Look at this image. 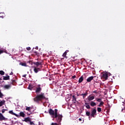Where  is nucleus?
Returning <instances> with one entry per match:
<instances>
[{"label":"nucleus","mask_w":125,"mask_h":125,"mask_svg":"<svg viewBox=\"0 0 125 125\" xmlns=\"http://www.w3.org/2000/svg\"><path fill=\"white\" fill-rule=\"evenodd\" d=\"M58 112V109H55V116L53 117L54 119H56L57 122L58 123V125H61V121H62V118H63V116L62 114H58L57 113Z\"/></svg>","instance_id":"obj_1"},{"label":"nucleus","mask_w":125,"mask_h":125,"mask_svg":"<svg viewBox=\"0 0 125 125\" xmlns=\"http://www.w3.org/2000/svg\"><path fill=\"white\" fill-rule=\"evenodd\" d=\"M45 99V96H44V93H41V94L37 95L35 98H34V101L35 102H39V101H42Z\"/></svg>","instance_id":"obj_2"},{"label":"nucleus","mask_w":125,"mask_h":125,"mask_svg":"<svg viewBox=\"0 0 125 125\" xmlns=\"http://www.w3.org/2000/svg\"><path fill=\"white\" fill-rule=\"evenodd\" d=\"M101 76V78L102 80H104L105 81L108 80V73L106 72L103 73Z\"/></svg>","instance_id":"obj_3"},{"label":"nucleus","mask_w":125,"mask_h":125,"mask_svg":"<svg viewBox=\"0 0 125 125\" xmlns=\"http://www.w3.org/2000/svg\"><path fill=\"white\" fill-rule=\"evenodd\" d=\"M42 91V87H41V84H39L36 87V89L35 90V92L36 94H39Z\"/></svg>","instance_id":"obj_4"},{"label":"nucleus","mask_w":125,"mask_h":125,"mask_svg":"<svg viewBox=\"0 0 125 125\" xmlns=\"http://www.w3.org/2000/svg\"><path fill=\"white\" fill-rule=\"evenodd\" d=\"M97 115V113H96V109H93L91 112V117H92V118H95V116Z\"/></svg>","instance_id":"obj_5"},{"label":"nucleus","mask_w":125,"mask_h":125,"mask_svg":"<svg viewBox=\"0 0 125 125\" xmlns=\"http://www.w3.org/2000/svg\"><path fill=\"white\" fill-rule=\"evenodd\" d=\"M33 64H34V65H36L37 67H39V66H40L39 68H42V62H33Z\"/></svg>","instance_id":"obj_6"},{"label":"nucleus","mask_w":125,"mask_h":125,"mask_svg":"<svg viewBox=\"0 0 125 125\" xmlns=\"http://www.w3.org/2000/svg\"><path fill=\"white\" fill-rule=\"evenodd\" d=\"M49 114L51 115V116H53V117H54V116H55V112H54V110H53L52 109L50 108V109H49Z\"/></svg>","instance_id":"obj_7"},{"label":"nucleus","mask_w":125,"mask_h":125,"mask_svg":"<svg viewBox=\"0 0 125 125\" xmlns=\"http://www.w3.org/2000/svg\"><path fill=\"white\" fill-rule=\"evenodd\" d=\"M34 71L35 72V73H38V72H40V71H41V68L40 67H37L36 66H34Z\"/></svg>","instance_id":"obj_8"},{"label":"nucleus","mask_w":125,"mask_h":125,"mask_svg":"<svg viewBox=\"0 0 125 125\" xmlns=\"http://www.w3.org/2000/svg\"><path fill=\"white\" fill-rule=\"evenodd\" d=\"M0 121L2 122V121H6V118L3 116L2 114L0 113Z\"/></svg>","instance_id":"obj_9"},{"label":"nucleus","mask_w":125,"mask_h":125,"mask_svg":"<svg viewBox=\"0 0 125 125\" xmlns=\"http://www.w3.org/2000/svg\"><path fill=\"white\" fill-rule=\"evenodd\" d=\"M93 79H94V76H90L86 79V82L87 83H90V82H91Z\"/></svg>","instance_id":"obj_10"},{"label":"nucleus","mask_w":125,"mask_h":125,"mask_svg":"<svg viewBox=\"0 0 125 125\" xmlns=\"http://www.w3.org/2000/svg\"><path fill=\"white\" fill-rule=\"evenodd\" d=\"M4 89H10L11 88V85L10 84L5 85L3 86Z\"/></svg>","instance_id":"obj_11"},{"label":"nucleus","mask_w":125,"mask_h":125,"mask_svg":"<svg viewBox=\"0 0 125 125\" xmlns=\"http://www.w3.org/2000/svg\"><path fill=\"white\" fill-rule=\"evenodd\" d=\"M94 98H95V97L93 96H89L87 97V99H88V101H91L93 100V99H94Z\"/></svg>","instance_id":"obj_12"},{"label":"nucleus","mask_w":125,"mask_h":125,"mask_svg":"<svg viewBox=\"0 0 125 125\" xmlns=\"http://www.w3.org/2000/svg\"><path fill=\"white\" fill-rule=\"evenodd\" d=\"M9 113L10 114H11V115H13L14 116H15L16 117H19V115H18V114H16V113L13 112V111H12V110L9 111Z\"/></svg>","instance_id":"obj_13"},{"label":"nucleus","mask_w":125,"mask_h":125,"mask_svg":"<svg viewBox=\"0 0 125 125\" xmlns=\"http://www.w3.org/2000/svg\"><path fill=\"white\" fill-rule=\"evenodd\" d=\"M90 105L92 107H94V106H96V103L95 102H94L93 101H91Z\"/></svg>","instance_id":"obj_14"},{"label":"nucleus","mask_w":125,"mask_h":125,"mask_svg":"<svg viewBox=\"0 0 125 125\" xmlns=\"http://www.w3.org/2000/svg\"><path fill=\"white\" fill-rule=\"evenodd\" d=\"M83 76H82L80 78L79 80L78 81L79 83H83Z\"/></svg>","instance_id":"obj_15"},{"label":"nucleus","mask_w":125,"mask_h":125,"mask_svg":"<svg viewBox=\"0 0 125 125\" xmlns=\"http://www.w3.org/2000/svg\"><path fill=\"white\" fill-rule=\"evenodd\" d=\"M24 122H25V123H28V122H31V119L30 117H27L24 118Z\"/></svg>","instance_id":"obj_16"},{"label":"nucleus","mask_w":125,"mask_h":125,"mask_svg":"<svg viewBox=\"0 0 125 125\" xmlns=\"http://www.w3.org/2000/svg\"><path fill=\"white\" fill-rule=\"evenodd\" d=\"M72 101L74 103H76L77 102V98L75 96V95L72 96Z\"/></svg>","instance_id":"obj_17"},{"label":"nucleus","mask_w":125,"mask_h":125,"mask_svg":"<svg viewBox=\"0 0 125 125\" xmlns=\"http://www.w3.org/2000/svg\"><path fill=\"white\" fill-rule=\"evenodd\" d=\"M3 80L4 81H7V80H9V79H10L9 76H3Z\"/></svg>","instance_id":"obj_18"},{"label":"nucleus","mask_w":125,"mask_h":125,"mask_svg":"<svg viewBox=\"0 0 125 125\" xmlns=\"http://www.w3.org/2000/svg\"><path fill=\"white\" fill-rule=\"evenodd\" d=\"M5 103V101L4 100L1 101L0 102V107H1L3 105H4Z\"/></svg>","instance_id":"obj_19"},{"label":"nucleus","mask_w":125,"mask_h":125,"mask_svg":"<svg viewBox=\"0 0 125 125\" xmlns=\"http://www.w3.org/2000/svg\"><path fill=\"white\" fill-rule=\"evenodd\" d=\"M85 106L87 109H90V105L87 103H85Z\"/></svg>","instance_id":"obj_20"},{"label":"nucleus","mask_w":125,"mask_h":125,"mask_svg":"<svg viewBox=\"0 0 125 125\" xmlns=\"http://www.w3.org/2000/svg\"><path fill=\"white\" fill-rule=\"evenodd\" d=\"M69 52V50H67L65 51V52L62 54L63 57H66V55H67V53Z\"/></svg>","instance_id":"obj_21"},{"label":"nucleus","mask_w":125,"mask_h":125,"mask_svg":"<svg viewBox=\"0 0 125 125\" xmlns=\"http://www.w3.org/2000/svg\"><path fill=\"white\" fill-rule=\"evenodd\" d=\"M20 116L21 117H22V118H24L25 117V113H24L23 112H21L20 113Z\"/></svg>","instance_id":"obj_22"},{"label":"nucleus","mask_w":125,"mask_h":125,"mask_svg":"<svg viewBox=\"0 0 125 125\" xmlns=\"http://www.w3.org/2000/svg\"><path fill=\"white\" fill-rule=\"evenodd\" d=\"M87 94H88V93H87V92H86L84 94H83V99H84V98H85V97H86V96H87Z\"/></svg>","instance_id":"obj_23"},{"label":"nucleus","mask_w":125,"mask_h":125,"mask_svg":"<svg viewBox=\"0 0 125 125\" xmlns=\"http://www.w3.org/2000/svg\"><path fill=\"white\" fill-rule=\"evenodd\" d=\"M104 105V103L103 102H101L100 103V104L98 105V107H102V106H103Z\"/></svg>","instance_id":"obj_24"},{"label":"nucleus","mask_w":125,"mask_h":125,"mask_svg":"<svg viewBox=\"0 0 125 125\" xmlns=\"http://www.w3.org/2000/svg\"><path fill=\"white\" fill-rule=\"evenodd\" d=\"M20 65H21V66H24V67H26L27 66V64L25 62H21L20 63Z\"/></svg>","instance_id":"obj_25"},{"label":"nucleus","mask_w":125,"mask_h":125,"mask_svg":"<svg viewBox=\"0 0 125 125\" xmlns=\"http://www.w3.org/2000/svg\"><path fill=\"white\" fill-rule=\"evenodd\" d=\"M34 88V85H29L28 87V89H30V90H32Z\"/></svg>","instance_id":"obj_26"},{"label":"nucleus","mask_w":125,"mask_h":125,"mask_svg":"<svg viewBox=\"0 0 125 125\" xmlns=\"http://www.w3.org/2000/svg\"><path fill=\"white\" fill-rule=\"evenodd\" d=\"M96 101H97V102H100V103L103 102L102 101V99H100V98H96Z\"/></svg>","instance_id":"obj_27"},{"label":"nucleus","mask_w":125,"mask_h":125,"mask_svg":"<svg viewBox=\"0 0 125 125\" xmlns=\"http://www.w3.org/2000/svg\"><path fill=\"white\" fill-rule=\"evenodd\" d=\"M91 114H90V112L89 111H86V116H87V117H89L91 116Z\"/></svg>","instance_id":"obj_28"},{"label":"nucleus","mask_w":125,"mask_h":125,"mask_svg":"<svg viewBox=\"0 0 125 125\" xmlns=\"http://www.w3.org/2000/svg\"><path fill=\"white\" fill-rule=\"evenodd\" d=\"M4 74H5L4 71H3L2 70L0 71V75H1V76H3V75H4Z\"/></svg>","instance_id":"obj_29"},{"label":"nucleus","mask_w":125,"mask_h":125,"mask_svg":"<svg viewBox=\"0 0 125 125\" xmlns=\"http://www.w3.org/2000/svg\"><path fill=\"white\" fill-rule=\"evenodd\" d=\"M3 96H4L3 95V94H2V93H1V91H0V98H2Z\"/></svg>","instance_id":"obj_30"},{"label":"nucleus","mask_w":125,"mask_h":125,"mask_svg":"<svg viewBox=\"0 0 125 125\" xmlns=\"http://www.w3.org/2000/svg\"><path fill=\"white\" fill-rule=\"evenodd\" d=\"M97 111H98V112H99V113H100V112H101V111H102L101 108L98 107L97 108Z\"/></svg>","instance_id":"obj_31"},{"label":"nucleus","mask_w":125,"mask_h":125,"mask_svg":"<svg viewBox=\"0 0 125 125\" xmlns=\"http://www.w3.org/2000/svg\"><path fill=\"white\" fill-rule=\"evenodd\" d=\"M26 110V111H30V110H31V107H27Z\"/></svg>","instance_id":"obj_32"},{"label":"nucleus","mask_w":125,"mask_h":125,"mask_svg":"<svg viewBox=\"0 0 125 125\" xmlns=\"http://www.w3.org/2000/svg\"><path fill=\"white\" fill-rule=\"evenodd\" d=\"M30 125H35V123H34V122H32V121L30 120Z\"/></svg>","instance_id":"obj_33"},{"label":"nucleus","mask_w":125,"mask_h":125,"mask_svg":"<svg viewBox=\"0 0 125 125\" xmlns=\"http://www.w3.org/2000/svg\"><path fill=\"white\" fill-rule=\"evenodd\" d=\"M51 125H58V124H57V123H52Z\"/></svg>","instance_id":"obj_34"},{"label":"nucleus","mask_w":125,"mask_h":125,"mask_svg":"<svg viewBox=\"0 0 125 125\" xmlns=\"http://www.w3.org/2000/svg\"><path fill=\"white\" fill-rule=\"evenodd\" d=\"M26 49H27V50H28V51L31 50V47H27Z\"/></svg>","instance_id":"obj_35"},{"label":"nucleus","mask_w":125,"mask_h":125,"mask_svg":"<svg viewBox=\"0 0 125 125\" xmlns=\"http://www.w3.org/2000/svg\"><path fill=\"white\" fill-rule=\"evenodd\" d=\"M5 112V109H3L2 110V114L4 113Z\"/></svg>","instance_id":"obj_36"},{"label":"nucleus","mask_w":125,"mask_h":125,"mask_svg":"<svg viewBox=\"0 0 125 125\" xmlns=\"http://www.w3.org/2000/svg\"><path fill=\"white\" fill-rule=\"evenodd\" d=\"M1 53H3V50H0V54H1Z\"/></svg>","instance_id":"obj_37"},{"label":"nucleus","mask_w":125,"mask_h":125,"mask_svg":"<svg viewBox=\"0 0 125 125\" xmlns=\"http://www.w3.org/2000/svg\"><path fill=\"white\" fill-rule=\"evenodd\" d=\"M93 93H97V91L95 90V91H93Z\"/></svg>","instance_id":"obj_38"},{"label":"nucleus","mask_w":125,"mask_h":125,"mask_svg":"<svg viewBox=\"0 0 125 125\" xmlns=\"http://www.w3.org/2000/svg\"><path fill=\"white\" fill-rule=\"evenodd\" d=\"M72 79H76V75L73 76Z\"/></svg>","instance_id":"obj_39"},{"label":"nucleus","mask_w":125,"mask_h":125,"mask_svg":"<svg viewBox=\"0 0 125 125\" xmlns=\"http://www.w3.org/2000/svg\"><path fill=\"white\" fill-rule=\"evenodd\" d=\"M22 77H23V78H26V75H23L22 76Z\"/></svg>","instance_id":"obj_40"},{"label":"nucleus","mask_w":125,"mask_h":125,"mask_svg":"<svg viewBox=\"0 0 125 125\" xmlns=\"http://www.w3.org/2000/svg\"><path fill=\"white\" fill-rule=\"evenodd\" d=\"M10 75H13V72H11V73H10Z\"/></svg>","instance_id":"obj_41"},{"label":"nucleus","mask_w":125,"mask_h":125,"mask_svg":"<svg viewBox=\"0 0 125 125\" xmlns=\"http://www.w3.org/2000/svg\"><path fill=\"white\" fill-rule=\"evenodd\" d=\"M80 96H83V94H80Z\"/></svg>","instance_id":"obj_42"},{"label":"nucleus","mask_w":125,"mask_h":125,"mask_svg":"<svg viewBox=\"0 0 125 125\" xmlns=\"http://www.w3.org/2000/svg\"><path fill=\"white\" fill-rule=\"evenodd\" d=\"M15 82V80H12V83H14Z\"/></svg>","instance_id":"obj_43"},{"label":"nucleus","mask_w":125,"mask_h":125,"mask_svg":"<svg viewBox=\"0 0 125 125\" xmlns=\"http://www.w3.org/2000/svg\"><path fill=\"white\" fill-rule=\"evenodd\" d=\"M80 94H77V96H80Z\"/></svg>","instance_id":"obj_44"},{"label":"nucleus","mask_w":125,"mask_h":125,"mask_svg":"<svg viewBox=\"0 0 125 125\" xmlns=\"http://www.w3.org/2000/svg\"><path fill=\"white\" fill-rule=\"evenodd\" d=\"M123 111H124V108H122V112H123Z\"/></svg>","instance_id":"obj_45"},{"label":"nucleus","mask_w":125,"mask_h":125,"mask_svg":"<svg viewBox=\"0 0 125 125\" xmlns=\"http://www.w3.org/2000/svg\"><path fill=\"white\" fill-rule=\"evenodd\" d=\"M79 121H82V119L80 118Z\"/></svg>","instance_id":"obj_46"},{"label":"nucleus","mask_w":125,"mask_h":125,"mask_svg":"<svg viewBox=\"0 0 125 125\" xmlns=\"http://www.w3.org/2000/svg\"><path fill=\"white\" fill-rule=\"evenodd\" d=\"M0 81H1V78H0Z\"/></svg>","instance_id":"obj_47"},{"label":"nucleus","mask_w":125,"mask_h":125,"mask_svg":"<svg viewBox=\"0 0 125 125\" xmlns=\"http://www.w3.org/2000/svg\"><path fill=\"white\" fill-rule=\"evenodd\" d=\"M5 111H7V109H5Z\"/></svg>","instance_id":"obj_48"},{"label":"nucleus","mask_w":125,"mask_h":125,"mask_svg":"<svg viewBox=\"0 0 125 125\" xmlns=\"http://www.w3.org/2000/svg\"><path fill=\"white\" fill-rule=\"evenodd\" d=\"M35 53H37V52H35Z\"/></svg>","instance_id":"obj_49"}]
</instances>
